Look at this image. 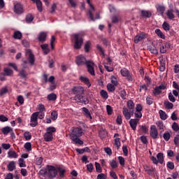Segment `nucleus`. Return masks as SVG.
Wrapping results in <instances>:
<instances>
[{
	"instance_id": "nucleus-16",
	"label": "nucleus",
	"mask_w": 179,
	"mask_h": 179,
	"mask_svg": "<svg viewBox=\"0 0 179 179\" xmlns=\"http://www.w3.org/2000/svg\"><path fill=\"white\" fill-rule=\"evenodd\" d=\"M127 110L131 113V115H134V110H135V103H134V101L132 100H129L127 102Z\"/></svg>"
},
{
	"instance_id": "nucleus-51",
	"label": "nucleus",
	"mask_w": 179,
	"mask_h": 179,
	"mask_svg": "<svg viewBox=\"0 0 179 179\" xmlns=\"http://www.w3.org/2000/svg\"><path fill=\"white\" fill-rule=\"evenodd\" d=\"M140 129H141L143 134H148V131H149V129L146 125L140 126Z\"/></svg>"
},
{
	"instance_id": "nucleus-44",
	"label": "nucleus",
	"mask_w": 179,
	"mask_h": 179,
	"mask_svg": "<svg viewBox=\"0 0 179 179\" xmlns=\"http://www.w3.org/2000/svg\"><path fill=\"white\" fill-rule=\"evenodd\" d=\"M95 168L96 170V173H101L103 171V169H101V166L99 162H95Z\"/></svg>"
},
{
	"instance_id": "nucleus-60",
	"label": "nucleus",
	"mask_w": 179,
	"mask_h": 179,
	"mask_svg": "<svg viewBox=\"0 0 179 179\" xmlns=\"http://www.w3.org/2000/svg\"><path fill=\"white\" fill-rule=\"evenodd\" d=\"M156 125L159 128V129H163L164 128V125L163 124V122L158 121L156 122Z\"/></svg>"
},
{
	"instance_id": "nucleus-53",
	"label": "nucleus",
	"mask_w": 179,
	"mask_h": 179,
	"mask_svg": "<svg viewBox=\"0 0 179 179\" xmlns=\"http://www.w3.org/2000/svg\"><path fill=\"white\" fill-rule=\"evenodd\" d=\"M120 97L122 99H123V100H125L127 99V92L125 91V90H122V91H120Z\"/></svg>"
},
{
	"instance_id": "nucleus-47",
	"label": "nucleus",
	"mask_w": 179,
	"mask_h": 179,
	"mask_svg": "<svg viewBox=\"0 0 179 179\" xmlns=\"http://www.w3.org/2000/svg\"><path fill=\"white\" fill-rule=\"evenodd\" d=\"M50 117H51V120H52L53 121H55V120L58 118V113L57 111L52 112Z\"/></svg>"
},
{
	"instance_id": "nucleus-62",
	"label": "nucleus",
	"mask_w": 179,
	"mask_h": 179,
	"mask_svg": "<svg viewBox=\"0 0 179 179\" xmlns=\"http://www.w3.org/2000/svg\"><path fill=\"white\" fill-rule=\"evenodd\" d=\"M43 163V157H38L36 159V164H37V166H41Z\"/></svg>"
},
{
	"instance_id": "nucleus-14",
	"label": "nucleus",
	"mask_w": 179,
	"mask_h": 179,
	"mask_svg": "<svg viewBox=\"0 0 179 179\" xmlns=\"http://www.w3.org/2000/svg\"><path fill=\"white\" fill-rule=\"evenodd\" d=\"M72 92L76 96L83 94L85 93V88L83 87H74Z\"/></svg>"
},
{
	"instance_id": "nucleus-64",
	"label": "nucleus",
	"mask_w": 179,
	"mask_h": 179,
	"mask_svg": "<svg viewBox=\"0 0 179 179\" xmlns=\"http://www.w3.org/2000/svg\"><path fill=\"white\" fill-rule=\"evenodd\" d=\"M93 164L90 163V164L87 165V170L90 173H92V171H93Z\"/></svg>"
},
{
	"instance_id": "nucleus-37",
	"label": "nucleus",
	"mask_w": 179,
	"mask_h": 179,
	"mask_svg": "<svg viewBox=\"0 0 179 179\" xmlns=\"http://www.w3.org/2000/svg\"><path fill=\"white\" fill-rule=\"evenodd\" d=\"M36 110L38 112H43V113H45V106H44V105H43V103H40V104H38L37 106Z\"/></svg>"
},
{
	"instance_id": "nucleus-10",
	"label": "nucleus",
	"mask_w": 179,
	"mask_h": 179,
	"mask_svg": "<svg viewBox=\"0 0 179 179\" xmlns=\"http://www.w3.org/2000/svg\"><path fill=\"white\" fill-rule=\"evenodd\" d=\"M150 136L152 139H157L159 136V131H157V129L155 125L150 126Z\"/></svg>"
},
{
	"instance_id": "nucleus-7",
	"label": "nucleus",
	"mask_w": 179,
	"mask_h": 179,
	"mask_svg": "<svg viewBox=\"0 0 179 179\" xmlns=\"http://www.w3.org/2000/svg\"><path fill=\"white\" fill-rule=\"evenodd\" d=\"M87 3H88V5L90 7V9L88 11V14L89 16L91 19V20L94 21L95 18L96 19H100V15L99 14H96V17L94 18V17L93 16V13L94 12V6H93V5H92V3H90V0H86Z\"/></svg>"
},
{
	"instance_id": "nucleus-46",
	"label": "nucleus",
	"mask_w": 179,
	"mask_h": 179,
	"mask_svg": "<svg viewBox=\"0 0 179 179\" xmlns=\"http://www.w3.org/2000/svg\"><path fill=\"white\" fill-rule=\"evenodd\" d=\"M110 82L114 86H117V85H118V80H117V78H115L114 76H111Z\"/></svg>"
},
{
	"instance_id": "nucleus-17",
	"label": "nucleus",
	"mask_w": 179,
	"mask_h": 179,
	"mask_svg": "<svg viewBox=\"0 0 179 179\" xmlns=\"http://www.w3.org/2000/svg\"><path fill=\"white\" fill-rule=\"evenodd\" d=\"M14 12L17 15H20L23 13V6L22 4L17 3L14 6Z\"/></svg>"
},
{
	"instance_id": "nucleus-38",
	"label": "nucleus",
	"mask_w": 179,
	"mask_h": 179,
	"mask_svg": "<svg viewBox=\"0 0 179 179\" xmlns=\"http://www.w3.org/2000/svg\"><path fill=\"white\" fill-rule=\"evenodd\" d=\"M171 128L172 129L175 131V132H178L179 131V125L178 123L174 122L172 125H171Z\"/></svg>"
},
{
	"instance_id": "nucleus-52",
	"label": "nucleus",
	"mask_w": 179,
	"mask_h": 179,
	"mask_svg": "<svg viewBox=\"0 0 179 179\" xmlns=\"http://www.w3.org/2000/svg\"><path fill=\"white\" fill-rule=\"evenodd\" d=\"M163 138H164V141H166V142H168V141H170V138H171L170 133L165 132L163 135Z\"/></svg>"
},
{
	"instance_id": "nucleus-19",
	"label": "nucleus",
	"mask_w": 179,
	"mask_h": 179,
	"mask_svg": "<svg viewBox=\"0 0 179 179\" xmlns=\"http://www.w3.org/2000/svg\"><path fill=\"white\" fill-rule=\"evenodd\" d=\"M156 9L157 12L159 13L161 16H163V15L164 14V11L166 10V7H164V6L159 4L156 6Z\"/></svg>"
},
{
	"instance_id": "nucleus-25",
	"label": "nucleus",
	"mask_w": 179,
	"mask_h": 179,
	"mask_svg": "<svg viewBox=\"0 0 179 179\" xmlns=\"http://www.w3.org/2000/svg\"><path fill=\"white\" fill-rule=\"evenodd\" d=\"M73 143H75L76 145H83V142L79 137H70Z\"/></svg>"
},
{
	"instance_id": "nucleus-8",
	"label": "nucleus",
	"mask_w": 179,
	"mask_h": 179,
	"mask_svg": "<svg viewBox=\"0 0 179 179\" xmlns=\"http://www.w3.org/2000/svg\"><path fill=\"white\" fill-rule=\"evenodd\" d=\"M25 56L27 57L30 65H34V62L36 61V59L34 58V55H33V52H31V50H26Z\"/></svg>"
},
{
	"instance_id": "nucleus-5",
	"label": "nucleus",
	"mask_w": 179,
	"mask_h": 179,
	"mask_svg": "<svg viewBox=\"0 0 179 179\" xmlns=\"http://www.w3.org/2000/svg\"><path fill=\"white\" fill-rule=\"evenodd\" d=\"M142 110H143V106L141 103H137L134 113L136 119L141 120V118H142Z\"/></svg>"
},
{
	"instance_id": "nucleus-30",
	"label": "nucleus",
	"mask_w": 179,
	"mask_h": 179,
	"mask_svg": "<svg viewBox=\"0 0 179 179\" xmlns=\"http://www.w3.org/2000/svg\"><path fill=\"white\" fill-rule=\"evenodd\" d=\"M13 37L15 40H20L22 38V32L19 31H15Z\"/></svg>"
},
{
	"instance_id": "nucleus-12",
	"label": "nucleus",
	"mask_w": 179,
	"mask_h": 179,
	"mask_svg": "<svg viewBox=\"0 0 179 179\" xmlns=\"http://www.w3.org/2000/svg\"><path fill=\"white\" fill-rule=\"evenodd\" d=\"M1 132L3 135H8V134H11V136L15 138V133H13V129L10 127H5L1 129Z\"/></svg>"
},
{
	"instance_id": "nucleus-50",
	"label": "nucleus",
	"mask_w": 179,
	"mask_h": 179,
	"mask_svg": "<svg viewBox=\"0 0 179 179\" xmlns=\"http://www.w3.org/2000/svg\"><path fill=\"white\" fill-rule=\"evenodd\" d=\"M24 148L27 152L31 151V143H26L24 145Z\"/></svg>"
},
{
	"instance_id": "nucleus-31",
	"label": "nucleus",
	"mask_w": 179,
	"mask_h": 179,
	"mask_svg": "<svg viewBox=\"0 0 179 179\" xmlns=\"http://www.w3.org/2000/svg\"><path fill=\"white\" fill-rule=\"evenodd\" d=\"M155 33L158 36V37H160V38H162L163 40L166 38V36L164 35V34H163V32H162L160 29H155Z\"/></svg>"
},
{
	"instance_id": "nucleus-20",
	"label": "nucleus",
	"mask_w": 179,
	"mask_h": 179,
	"mask_svg": "<svg viewBox=\"0 0 179 179\" xmlns=\"http://www.w3.org/2000/svg\"><path fill=\"white\" fill-rule=\"evenodd\" d=\"M80 80L83 82V83H85V85H87V87H90V86H92V84H90V80H89V78L87 77L80 76Z\"/></svg>"
},
{
	"instance_id": "nucleus-33",
	"label": "nucleus",
	"mask_w": 179,
	"mask_h": 179,
	"mask_svg": "<svg viewBox=\"0 0 179 179\" xmlns=\"http://www.w3.org/2000/svg\"><path fill=\"white\" fill-rule=\"evenodd\" d=\"M48 100H49V101H55V100H57V94H55V93L48 94Z\"/></svg>"
},
{
	"instance_id": "nucleus-1",
	"label": "nucleus",
	"mask_w": 179,
	"mask_h": 179,
	"mask_svg": "<svg viewBox=\"0 0 179 179\" xmlns=\"http://www.w3.org/2000/svg\"><path fill=\"white\" fill-rule=\"evenodd\" d=\"M76 64L78 65V66L85 65V64L87 65L89 73H90L92 76H94V63L90 61L86 62V58L82 55H80L76 57Z\"/></svg>"
},
{
	"instance_id": "nucleus-56",
	"label": "nucleus",
	"mask_w": 179,
	"mask_h": 179,
	"mask_svg": "<svg viewBox=\"0 0 179 179\" xmlns=\"http://www.w3.org/2000/svg\"><path fill=\"white\" fill-rule=\"evenodd\" d=\"M110 166L112 167V169H117V167H118L117 165V162L114 159L110 161Z\"/></svg>"
},
{
	"instance_id": "nucleus-22",
	"label": "nucleus",
	"mask_w": 179,
	"mask_h": 179,
	"mask_svg": "<svg viewBox=\"0 0 179 179\" xmlns=\"http://www.w3.org/2000/svg\"><path fill=\"white\" fill-rule=\"evenodd\" d=\"M7 169L8 171H13L15 169H16V163L15 162V161L10 162L7 166Z\"/></svg>"
},
{
	"instance_id": "nucleus-32",
	"label": "nucleus",
	"mask_w": 179,
	"mask_h": 179,
	"mask_svg": "<svg viewBox=\"0 0 179 179\" xmlns=\"http://www.w3.org/2000/svg\"><path fill=\"white\" fill-rule=\"evenodd\" d=\"M57 131V129L54 127H49L46 129V133L51 134L54 136V133Z\"/></svg>"
},
{
	"instance_id": "nucleus-6",
	"label": "nucleus",
	"mask_w": 179,
	"mask_h": 179,
	"mask_svg": "<svg viewBox=\"0 0 179 179\" xmlns=\"http://www.w3.org/2000/svg\"><path fill=\"white\" fill-rule=\"evenodd\" d=\"M30 127L34 128L38 125V113H34L30 118Z\"/></svg>"
},
{
	"instance_id": "nucleus-40",
	"label": "nucleus",
	"mask_w": 179,
	"mask_h": 179,
	"mask_svg": "<svg viewBox=\"0 0 179 179\" xmlns=\"http://www.w3.org/2000/svg\"><path fill=\"white\" fill-rule=\"evenodd\" d=\"M149 50L152 54H159V50H157V48L155 45L150 46Z\"/></svg>"
},
{
	"instance_id": "nucleus-34",
	"label": "nucleus",
	"mask_w": 179,
	"mask_h": 179,
	"mask_svg": "<svg viewBox=\"0 0 179 179\" xmlns=\"http://www.w3.org/2000/svg\"><path fill=\"white\" fill-rule=\"evenodd\" d=\"M157 159L159 163H160L161 164H163V162H164V159L163 158V153L159 152L157 155Z\"/></svg>"
},
{
	"instance_id": "nucleus-4",
	"label": "nucleus",
	"mask_w": 179,
	"mask_h": 179,
	"mask_svg": "<svg viewBox=\"0 0 179 179\" xmlns=\"http://www.w3.org/2000/svg\"><path fill=\"white\" fill-rule=\"evenodd\" d=\"M83 135V129L80 127H74L70 134V138L80 137Z\"/></svg>"
},
{
	"instance_id": "nucleus-35",
	"label": "nucleus",
	"mask_w": 179,
	"mask_h": 179,
	"mask_svg": "<svg viewBox=\"0 0 179 179\" xmlns=\"http://www.w3.org/2000/svg\"><path fill=\"white\" fill-rule=\"evenodd\" d=\"M159 114L161 120L165 121V120L167 118V114L166 113V112L163 111L162 110H160L159 111Z\"/></svg>"
},
{
	"instance_id": "nucleus-41",
	"label": "nucleus",
	"mask_w": 179,
	"mask_h": 179,
	"mask_svg": "<svg viewBox=\"0 0 179 179\" xmlns=\"http://www.w3.org/2000/svg\"><path fill=\"white\" fill-rule=\"evenodd\" d=\"M92 45V43L90 41H87L85 45V52H89L90 51V46Z\"/></svg>"
},
{
	"instance_id": "nucleus-58",
	"label": "nucleus",
	"mask_w": 179,
	"mask_h": 179,
	"mask_svg": "<svg viewBox=\"0 0 179 179\" xmlns=\"http://www.w3.org/2000/svg\"><path fill=\"white\" fill-rule=\"evenodd\" d=\"M4 73H6V75L7 76H10V75H12L13 73V71H12L10 69H4Z\"/></svg>"
},
{
	"instance_id": "nucleus-36",
	"label": "nucleus",
	"mask_w": 179,
	"mask_h": 179,
	"mask_svg": "<svg viewBox=\"0 0 179 179\" xmlns=\"http://www.w3.org/2000/svg\"><path fill=\"white\" fill-rule=\"evenodd\" d=\"M114 146H115V148L118 150L120 149V146H121V141H120V138L116 137L115 138V143H114Z\"/></svg>"
},
{
	"instance_id": "nucleus-63",
	"label": "nucleus",
	"mask_w": 179,
	"mask_h": 179,
	"mask_svg": "<svg viewBox=\"0 0 179 179\" xmlns=\"http://www.w3.org/2000/svg\"><path fill=\"white\" fill-rule=\"evenodd\" d=\"M18 162L20 167H26V165L24 164V159L20 158L18 159Z\"/></svg>"
},
{
	"instance_id": "nucleus-27",
	"label": "nucleus",
	"mask_w": 179,
	"mask_h": 179,
	"mask_svg": "<svg viewBox=\"0 0 179 179\" xmlns=\"http://www.w3.org/2000/svg\"><path fill=\"white\" fill-rule=\"evenodd\" d=\"M41 48H42L45 55H47V54L50 52V48H48V44L41 45Z\"/></svg>"
},
{
	"instance_id": "nucleus-54",
	"label": "nucleus",
	"mask_w": 179,
	"mask_h": 179,
	"mask_svg": "<svg viewBox=\"0 0 179 179\" xmlns=\"http://www.w3.org/2000/svg\"><path fill=\"white\" fill-rule=\"evenodd\" d=\"M17 100L18 101V103L20 104H23L24 103V98H23V96L22 95H19L17 97Z\"/></svg>"
},
{
	"instance_id": "nucleus-29",
	"label": "nucleus",
	"mask_w": 179,
	"mask_h": 179,
	"mask_svg": "<svg viewBox=\"0 0 179 179\" xmlns=\"http://www.w3.org/2000/svg\"><path fill=\"white\" fill-rule=\"evenodd\" d=\"M141 16L143 17H150L152 13L150 11L143 10H141Z\"/></svg>"
},
{
	"instance_id": "nucleus-61",
	"label": "nucleus",
	"mask_w": 179,
	"mask_h": 179,
	"mask_svg": "<svg viewBox=\"0 0 179 179\" xmlns=\"http://www.w3.org/2000/svg\"><path fill=\"white\" fill-rule=\"evenodd\" d=\"M35 113H38V118H39V120H43L44 117H45V114L44 113V112H35Z\"/></svg>"
},
{
	"instance_id": "nucleus-23",
	"label": "nucleus",
	"mask_w": 179,
	"mask_h": 179,
	"mask_svg": "<svg viewBox=\"0 0 179 179\" xmlns=\"http://www.w3.org/2000/svg\"><path fill=\"white\" fill-rule=\"evenodd\" d=\"M47 38V33L45 32H41L38 34V39L41 41V43H44Z\"/></svg>"
},
{
	"instance_id": "nucleus-49",
	"label": "nucleus",
	"mask_w": 179,
	"mask_h": 179,
	"mask_svg": "<svg viewBox=\"0 0 179 179\" xmlns=\"http://www.w3.org/2000/svg\"><path fill=\"white\" fill-rule=\"evenodd\" d=\"M24 137L27 141H30V139H31V134L29 131H26L24 133Z\"/></svg>"
},
{
	"instance_id": "nucleus-45",
	"label": "nucleus",
	"mask_w": 179,
	"mask_h": 179,
	"mask_svg": "<svg viewBox=\"0 0 179 179\" xmlns=\"http://www.w3.org/2000/svg\"><path fill=\"white\" fill-rule=\"evenodd\" d=\"M107 89L108 92H114V90H115V85L111 83H108L107 85Z\"/></svg>"
},
{
	"instance_id": "nucleus-57",
	"label": "nucleus",
	"mask_w": 179,
	"mask_h": 179,
	"mask_svg": "<svg viewBox=\"0 0 179 179\" xmlns=\"http://www.w3.org/2000/svg\"><path fill=\"white\" fill-rule=\"evenodd\" d=\"M162 93V90L159 88V87H156L154 90L153 94L155 96H157Z\"/></svg>"
},
{
	"instance_id": "nucleus-24",
	"label": "nucleus",
	"mask_w": 179,
	"mask_h": 179,
	"mask_svg": "<svg viewBox=\"0 0 179 179\" xmlns=\"http://www.w3.org/2000/svg\"><path fill=\"white\" fill-rule=\"evenodd\" d=\"M34 3H36L38 12H43V2H41V0H36Z\"/></svg>"
},
{
	"instance_id": "nucleus-42",
	"label": "nucleus",
	"mask_w": 179,
	"mask_h": 179,
	"mask_svg": "<svg viewBox=\"0 0 179 179\" xmlns=\"http://www.w3.org/2000/svg\"><path fill=\"white\" fill-rule=\"evenodd\" d=\"M162 29H164L165 31H169V30H170V24L166 22H164L162 24Z\"/></svg>"
},
{
	"instance_id": "nucleus-11",
	"label": "nucleus",
	"mask_w": 179,
	"mask_h": 179,
	"mask_svg": "<svg viewBox=\"0 0 179 179\" xmlns=\"http://www.w3.org/2000/svg\"><path fill=\"white\" fill-rule=\"evenodd\" d=\"M74 100L77 101V103H82L83 104H89V100L87 98H84L82 94L76 95L74 96Z\"/></svg>"
},
{
	"instance_id": "nucleus-39",
	"label": "nucleus",
	"mask_w": 179,
	"mask_h": 179,
	"mask_svg": "<svg viewBox=\"0 0 179 179\" xmlns=\"http://www.w3.org/2000/svg\"><path fill=\"white\" fill-rule=\"evenodd\" d=\"M166 16L168 17L169 20L174 19V14L173 13V10H169L166 11Z\"/></svg>"
},
{
	"instance_id": "nucleus-59",
	"label": "nucleus",
	"mask_w": 179,
	"mask_h": 179,
	"mask_svg": "<svg viewBox=\"0 0 179 179\" xmlns=\"http://www.w3.org/2000/svg\"><path fill=\"white\" fill-rule=\"evenodd\" d=\"M164 106H166V108H173V105L172 103L169 102V101H166L164 102Z\"/></svg>"
},
{
	"instance_id": "nucleus-26",
	"label": "nucleus",
	"mask_w": 179,
	"mask_h": 179,
	"mask_svg": "<svg viewBox=\"0 0 179 179\" xmlns=\"http://www.w3.org/2000/svg\"><path fill=\"white\" fill-rule=\"evenodd\" d=\"M43 138L45 141V142H51V141H52L54 136L52 134L50 133H45L43 136Z\"/></svg>"
},
{
	"instance_id": "nucleus-48",
	"label": "nucleus",
	"mask_w": 179,
	"mask_h": 179,
	"mask_svg": "<svg viewBox=\"0 0 179 179\" xmlns=\"http://www.w3.org/2000/svg\"><path fill=\"white\" fill-rule=\"evenodd\" d=\"M100 94L103 99H108V94L107 93V91L102 90L100 92Z\"/></svg>"
},
{
	"instance_id": "nucleus-18",
	"label": "nucleus",
	"mask_w": 179,
	"mask_h": 179,
	"mask_svg": "<svg viewBox=\"0 0 179 179\" xmlns=\"http://www.w3.org/2000/svg\"><path fill=\"white\" fill-rule=\"evenodd\" d=\"M122 113L126 120H131V115H132V113H131V111H129L127 107H123Z\"/></svg>"
},
{
	"instance_id": "nucleus-28",
	"label": "nucleus",
	"mask_w": 179,
	"mask_h": 179,
	"mask_svg": "<svg viewBox=\"0 0 179 179\" xmlns=\"http://www.w3.org/2000/svg\"><path fill=\"white\" fill-rule=\"evenodd\" d=\"M82 110L84 113V115H85L87 118H90V120H92V115H90V112L89 111V109L86 108H83Z\"/></svg>"
},
{
	"instance_id": "nucleus-3",
	"label": "nucleus",
	"mask_w": 179,
	"mask_h": 179,
	"mask_svg": "<svg viewBox=\"0 0 179 179\" xmlns=\"http://www.w3.org/2000/svg\"><path fill=\"white\" fill-rule=\"evenodd\" d=\"M46 174L49 177V178H55L57 175L58 174V169L55 166L48 165Z\"/></svg>"
},
{
	"instance_id": "nucleus-15",
	"label": "nucleus",
	"mask_w": 179,
	"mask_h": 179,
	"mask_svg": "<svg viewBox=\"0 0 179 179\" xmlns=\"http://www.w3.org/2000/svg\"><path fill=\"white\" fill-rule=\"evenodd\" d=\"M139 121H141L139 119H131L129 120V125L133 129V131H136V127H138V124L139 123Z\"/></svg>"
},
{
	"instance_id": "nucleus-9",
	"label": "nucleus",
	"mask_w": 179,
	"mask_h": 179,
	"mask_svg": "<svg viewBox=\"0 0 179 179\" xmlns=\"http://www.w3.org/2000/svg\"><path fill=\"white\" fill-rule=\"evenodd\" d=\"M120 73H121L122 76L127 78V80L132 82V80H133L132 75H131V73L129 72V71L128 69H127L125 68L122 69L120 70Z\"/></svg>"
},
{
	"instance_id": "nucleus-13",
	"label": "nucleus",
	"mask_w": 179,
	"mask_h": 179,
	"mask_svg": "<svg viewBox=\"0 0 179 179\" xmlns=\"http://www.w3.org/2000/svg\"><path fill=\"white\" fill-rule=\"evenodd\" d=\"M145 38H146V34L143 32H141L134 37V43L135 44H138L139 41H142L145 40Z\"/></svg>"
},
{
	"instance_id": "nucleus-21",
	"label": "nucleus",
	"mask_w": 179,
	"mask_h": 179,
	"mask_svg": "<svg viewBox=\"0 0 179 179\" xmlns=\"http://www.w3.org/2000/svg\"><path fill=\"white\" fill-rule=\"evenodd\" d=\"M7 155L9 159H17V157H19L17 153H16V152L13 150H9Z\"/></svg>"
},
{
	"instance_id": "nucleus-55",
	"label": "nucleus",
	"mask_w": 179,
	"mask_h": 179,
	"mask_svg": "<svg viewBox=\"0 0 179 179\" xmlns=\"http://www.w3.org/2000/svg\"><path fill=\"white\" fill-rule=\"evenodd\" d=\"M106 111L108 115H111V114H113V108L111 107V106H106Z\"/></svg>"
},
{
	"instance_id": "nucleus-43",
	"label": "nucleus",
	"mask_w": 179,
	"mask_h": 179,
	"mask_svg": "<svg viewBox=\"0 0 179 179\" xmlns=\"http://www.w3.org/2000/svg\"><path fill=\"white\" fill-rule=\"evenodd\" d=\"M34 19V17H33V15L31 14H28L26 17V22L27 23H31Z\"/></svg>"
},
{
	"instance_id": "nucleus-2",
	"label": "nucleus",
	"mask_w": 179,
	"mask_h": 179,
	"mask_svg": "<svg viewBox=\"0 0 179 179\" xmlns=\"http://www.w3.org/2000/svg\"><path fill=\"white\" fill-rule=\"evenodd\" d=\"M83 34H74L73 38L74 40L73 48L74 50H80L83 44Z\"/></svg>"
}]
</instances>
